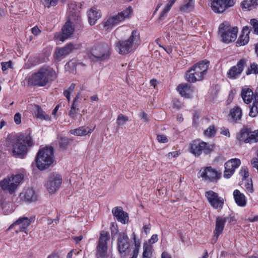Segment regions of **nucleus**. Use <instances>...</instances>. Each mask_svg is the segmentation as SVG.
Listing matches in <instances>:
<instances>
[{
	"instance_id": "9b49d317",
	"label": "nucleus",
	"mask_w": 258,
	"mask_h": 258,
	"mask_svg": "<svg viewBox=\"0 0 258 258\" xmlns=\"http://www.w3.org/2000/svg\"><path fill=\"white\" fill-rule=\"evenodd\" d=\"M198 177L211 182L217 181L221 177V173L211 166L202 168L198 173Z\"/></svg>"
},
{
	"instance_id": "a19ab883",
	"label": "nucleus",
	"mask_w": 258,
	"mask_h": 258,
	"mask_svg": "<svg viewBox=\"0 0 258 258\" xmlns=\"http://www.w3.org/2000/svg\"><path fill=\"white\" fill-rule=\"evenodd\" d=\"M250 24L251 27L249 29L251 31H253V33L258 35V21L255 19L250 20Z\"/></svg>"
},
{
	"instance_id": "ddd939ff",
	"label": "nucleus",
	"mask_w": 258,
	"mask_h": 258,
	"mask_svg": "<svg viewBox=\"0 0 258 258\" xmlns=\"http://www.w3.org/2000/svg\"><path fill=\"white\" fill-rule=\"evenodd\" d=\"M205 197L210 205L215 209H222L224 204V199L219 197L217 192L210 190L205 192Z\"/></svg>"
},
{
	"instance_id": "72a5a7b5",
	"label": "nucleus",
	"mask_w": 258,
	"mask_h": 258,
	"mask_svg": "<svg viewBox=\"0 0 258 258\" xmlns=\"http://www.w3.org/2000/svg\"><path fill=\"white\" fill-rule=\"evenodd\" d=\"M242 115V111L241 109L238 107H235L231 109L230 111L229 115L231 119L234 122H236L241 119Z\"/></svg>"
},
{
	"instance_id": "8fccbe9b",
	"label": "nucleus",
	"mask_w": 258,
	"mask_h": 258,
	"mask_svg": "<svg viewBox=\"0 0 258 258\" xmlns=\"http://www.w3.org/2000/svg\"><path fill=\"white\" fill-rule=\"evenodd\" d=\"M244 186L247 192L252 194L254 190L251 179H250V181H247L245 183Z\"/></svg>"
},
{
	"instance_id": "1a4fd4ad",
	"label": "nucleus",
	"mask_w": 258,
	"mask_h": 258,
	"mask_svg": "<svg viewBox=\"0 0 258 258\" xmlns=\"http://www.w3.org/2000/svg\"><path fill=\"white\" fill-rule=\"evenodd\" d=\"M110 46L106 43L95 44L91 48V54L98 60L102 61L107 59L110 55Z\"/></svg>"
},
{
	"instance_id": "a878e982",
	"label": "nucleus",
	"mask_w": 258,
	"mask_h": 258,
	"mask_svg": "<svg viewBox=\"0 0 258 258\" xmlns=\"http://www.w3.org/2000/svg\"><path fill=\"white\" fill-rule=\"evenodd\" d=\"M226 219L223 216H218L216 219L215 228L214 231V237L216 239L223 232Z\"/></svg>"
},
{
	"instance_id": "b1692460",
	"label": "nucleus",
	"mask_w": 258,
	"mask_h": 258,
	"mask_svg": "<svg viewBox=\"0 0 258 258\" xmlns=\"http://www.w3.org/2000/svg\"><path fill=\"white\" fill-rule=\"evenodd\" d=\"M211 9L216 13H222L229 7L227 6L226 0H211Z\"/></svg>"
},
{
	"instance_id": "f8f14e48",
	"label": "nucleus",
	"mask_w": 258,
	"mask_h": 258,
	"mask_svg": "<svg viewBox=\"0 0 258 258\" xmlns=\"http://www.w3.org/2000/svg\"><path fill=\"white\" fill-rule=\"evenodd\" d=\"M109 239L108 232L102 231L100 233L98 243L97 246V258H103L105 256L107 250V241Z\"/></svg>"
},
{
	"instance_id": "de8ad7c7",
	"label": "nucleus",
	"mask_w": 258,
	"mask_h": 258,
	"mask_svg": "<svg viewBox=\"0 0 258 258\" xmlns=\"http://www.w3.org/2000/svg\"><path fill=\"white\" fill-rule=\"evenodd\" d=\"M80 94L78 93L76 97L74 98L73 103L71 105V108L79 110V104L77 102L79 98Z\"/></svg>"
},
{
	"instance_id": "69168bd1",
	"label": "nucleus",
	"mask_w": 258,
	"mask_h": 258,
	"mask_svg": "<svg viewBox=\"0 0 258 258\" xmlns=\"http://www.w3.org/2000/svg\"><path fill=\"white\" fill-rule=\"evenodd\" d=\"M253 96L254 98L253 102H255V103H258V87L256 88Z\"/></svg>"
},
{
	"instance_id": "2eb2a0df",
	"label": "nucleus",
	"mask_w": 258,
	"mask_h": 258,
	"mask_svg": "<svg viewBox=\"0 0 258 258\" xmlns=\"http://www.w3.org/2000/svg\"><path fill=\"white\" fill-rule=\"evenodd\" d=\"M81 4L72 2L68 5V19L70 21L80 22V10Z\"/></svg>"
},
{
	"instance_id": "58836bf2",
	"label": "nucleus",
	"mask_w": 258,
	"mask_h": 258,
	"mask_svg": "<svg viewBox=\"0 0 258 258\" xmlns=\"http://www.w3.org/2000/svg\"><path fill=\"white\" fill-rule=\"evenodd\" d=\"M152 247L148 244L143 246V258H151L152 254Z\"/></svg>"
},
{
	"instance_id": "4d7b16f0",
	"label": "nucleus",
	"mask_w": 258,
	"mask_h": 258,
	"mask_svg": "<svg viewBox=\"0 0 258 258\" xmlns=\"http://www.w3.org/2000/svg\"><path fill=\"white\" fill-rule=\"evenodd\" d=\"M111 231V235L112 236V238L115 236V235L117 233L118 230L117 228V226H115L113 223H111L110 227Z\"/></svg>"
},
{
	"instance_id": "c03bdc74",
	"label": "nucleus",
	"mask_w": 258,
	"mask_h": 258,
	"mask_svg": "<svg viewBox=\"0 0 258 258\" xmlns=\"http://www.w3.org/2000/svg\"><path fill=\"white\" fill-rule=\"evenodd\" d=\"M216 133L215 127L214 125H211L205 131L204 135L208 137H212L215 135Z\"/></svg>"
},
{
	"instance_id": "cd10ccee",
	"label": "nucleus",
	"mask_w": 258,
	"mask_h": 258,
	"mask_svg": "<svg viewBox=\"0 0 258 258\" xmlns=\"http://www.w3.org/2000/svg\"><path fill=\"white\" fill-rule=\"evenodd\" d=\"M177 90L180 95L186 98L191 97L193 92L192 88L188 84H181L177 88Z\"/></svg>"
},
{
	"instance_id": "e2e57ef3",
	"label": "nucleus",
	"mask_w": 258,
	"mask_h": 258,
	"mask_svg": "<svg viewBox=\"0 0 258 258\" xmlns=\"http://www.w3.org/2000/svg\"><path fill=\"white\" fill-rule=\"evenodd\" d=\"M179 155V153L177 151H174L172 152H170L167 154V157L169 158H171L172 157H177Z\"/></svg>"
},
{
	"instance_id": "6ab92c4d",
	"label": "nucleus",
	"mask_w": 258,
	"mask_h": 258,
	"mask_svg": "<svg viewBox=\"0 0 258 258\" xmlns=\"http://www.w3.org/2000/svg\"><path fill=\"white\" fill-rule=\"evenodd\" d=\"M129 238L125 233H120L117 239V248L120 253H125L129 248Z\"/></svg>"
},
{
	"instance_id": "7c9ffc66",
	"label": "nucleus",
	"mask_w": 258,
	"mask_h": 258,
	"mask_svg": "<svg viewBox=\"0 0 258 258\" xmlns=\"http://www.w3.org/2000/svg\"><path fill=\"white\" fill-rule=\"evenodd\" d=\"M88 16L89 24L91 25H93L96 23L97 20L101 17V14L96 8H93L90 10Z\"/></svg>"
},
{
	"instance_id": "5701e85b",
	"label": "nucleus",
	"mask_w": 258,
	"mask_h": 258,
	"mask_svg": "<svg viewBox=\"0 0 258 258\" xmlns=\"http://www.w3.org/2000/svg\"><path fill=\"white\" fill-rule=\"evenodd\" d=\"M112 213L116 220L122 224H125L128 222V214L122 210V208L121 207H116L113 208L112 210Z\"/></svg>"
},
{
	"instance_id": "bf43d9fd",
	"label": "nucleus",
	"mask_w": 258,
	"mask_h": 258,
	"mask_svg": "<svg viewBox=\"0 0 258 258\" xmlns=\"http://www.w3.org/2000/svg\"><path fill=\"white\" fill-rule=\"evenodd\" d=\"M221 134L228 137L230 136L229 130L224 127L221 128Z\"/></svg>"
},
{
	"instance_id": "f03ea898",
	"label": "nucleus",
	"mask_w": 258,
	"mask_h": 258,
	"mask_svg": "<svg viewBox=\"0 0 258 258\" xmlns=\"http://www.w3.org/2000/svg\"><path fill=\"white\" fill-rule=\"evenodd\" d=\"M56 77V74L52 68L44 66L29 77L28 84L32 86L43 87L49 81L55 80Z\"/></svg>"
},
{
	"instance_id": "79ce46f5",
	"label": "nucleus",
	"mask_w": 258,
	"mask_h": 258,
	"mask_svg": "<svg viewBox=\"0 0 258 258\" xmlns=\"http://www.w3.org/2000/svg\"><path fill=\"white\" fill-rule=\"evenodd\" d=\"M258 114V103L253 102L252 105L250 108L249 115L254 117Z\"/></svg>"
},
{
	"instance_id": "a211bd4d",
	"label": "nucleus",
	"mask_w": 258,
	"mask_h": 258,
	"mask_svg": "<svg viewBox=\"0 0 258 258\" xmlns=\"http://www.w3.org/2000/svg\"><path fill=\"white\" fill-rule=\"evenodd\" d=\"M246 63V59H241L237 62L236 66L232 67L228 70L227 73V77L230 79H236L242 73Z\"/></svg>"
},
{
	"instance_id": "2f4dec72",
	"label": "nucleus",
	"mask_w": 258,
	"mask_h": 258,
	"mask_svg": "<svg viewBox=\"0 0 258 258\" xmlns=\"http://www.w3.org/2000/svg\"><path fill=\"white\" fill-rule=\"evenodd\" d=\"M243 10L250 11L258 7V0H244L240 4Z\"/></svg>"
},
{
	"instance_id": "473e14b6",
	"label": "nucleus",
	"mask_w": 258,
	"mask_h": 258,
	"mask_svg": "<svg viewBox=\"0 0 258 258\" xmlns=\"http://www.w3.org/2000/svg\"><path fill=\"white\" fill-rule=\"evenodd\" d=\"M241 95L244 102L246 104L250 103L253 99V92L250 88H243Z\"/></svg>"
},
{
	"instance_id": "20e7f679",
	"label": "nucleus",
	"mask_w": 258,
	"mask_h": 258,
	"mask_svg": "<svg viewBox=\"0 0 258 258\" xmlns=\"http://www.w3.org/2000/svg\"><path fill=\"white\" fill-rule=\"evenodd\" d=\"M209 61L205 60L200 61L187 71L186 80L190 83H195L202 80L207 73L209 68Z\"/></svg>"
},
{
	"instance_id": "393cba45",
	"label": "nucleus",
	"mask_w": 258,
	"mask_h": 258,
	"mask_svg": "<svg viewBox=\"0 0 258 258\" xmlns=\"http://www.w3.org/2000/svg\"><path fill=\"white\" fill-rule=\"evenodd\" d=\"M76 22H77L70 21L69 19H68V21L66 23L62 28V34L59 37L60 41H64V40L70 37L73 34L74 29L72 25V23Z\"/></svg>"
},
{
	"instance_id": "dca6fc26",
	"label": "nucleus",
	"mask_w": 258,
	"mask_h": 258,
	"mask_svg": "<svg viewBox=\"0 0 258 258\" xmlns=\"http://www.w3.org/2000/svg\"><path fill=\"white\" fill-rule=\"evenodd\" d=\"M33 218L26 217H20L15 222L12 224L10 229H14L16 233L25 232L27 233V228L32 222Z\"/></svg>"
},
{
	"instance_id": "c756f323",
	"label": "nucleus",
	"mask_w": 258,
	"mask_h": 258,
	"mask_svg": "<svg viewBox=\"0 0 258 258\" xmlns=\"http://www.w3.org/2000/svg\"><path fill=\"white\" fill-rule=\"evenodd\" d=\"M233 197L236 204L240 207H244L246 205V200L244 195L238 189L233 191Z\"/></svg>"
},
{
	"instance_id": "4be33fe9",
	"label": "nucleus",
	"mask_w": 258,
	"mask_h": 258,
	"mask_svg": "<svg viewBox=\"0 0 258 258\" xmlns=\"http://www.w3.org/2000/svg\"><path fill=\"white\" fill-rule=\"evenodd\" d=\"M251 131L247 127H244L236 134V139L239 143H251Z\"/></svg>"
},
{
	"instance_id": "774afa93",
	"label": "nucleus",
	"mask_w": 258,
	"mask_h": 258,
	"mask_svg": "<svg viewBox=\"0 0 258 258\" xmlns=\"http://www.w3.org/2000/svg\"><path fill=\"white\" fill-rule=\"evenodd\" d=\"M83 236L82 235H80L79 236H74V237H72V239L75 240L77 243H78L79 242H80L81 240H82L83 239Z\"/></svg>"
},
{
	"instance_id": "603ef678",
	"label": "nucleus",
	"mask_w": 258,
	"mask_h": 258,
	"mask_svg": "<svg viewBox=\"0 0 258 258\" xmlns=\"http://www.w3.org/2000/svg\"><path fill=\"white\" fill-rule=\"evenodd\" d=\"M250 135L251 138V143L258 142V130L253 132H251Z\"/></svg>"
},
{
	"instance_id": "680f3d73",
	"label": "nucleus",
	"mask_w": 258,
	"mask_h": 258,
	"mask_svg": "<svg viewBox=\"0 0 258 258\" xmlns=\"http://www.w3.org/2000/svg\"><path fill=\"white\" fill-rule=\"evenodd\" d=\"M144 232L146 235H147L150 231L151 226L150 224L144 225L143 227Z\"/></svg>"
},
{
	"instance_id": "39448f33",
	"label": "nucleus",
	"mask_w": 258,
	"mask_h": 258,
	"mask_svg": "<svg viewBox=\"0 0 258 258\" xmlns=\"http://www.w3.org/2000/svg\"><path fill=\"white\" fill-rule=\"evenodd\" d=\"M37 168L41 170L49 167L53 163V149L45 147L39 149L35 160Z\"/></svg>"
},
{
	"instance_id": "0eeeda50",
	"label": "nucleus",
	"mask_w": 258,
	"mask_h": 258,
	"mask_svg": "<svg viewBox=\"0 0 258 258\" xmlns=\"http://www.w3.org/2000/svg\"><path fill=\"white\" fill-rule=\"evenodd\" d=\"M238 30L237 27H231L227 22L221 24L219 27V34L223 42L226 43L235 41Z\"/></svg>"
},
{
	"instance_id": "ea45409f",
	"label": "nucleus",
	"mask_w": 258,
	"mask_h": 258,
	"mask_svg": "<svg viewBox=\"0 0 258 258\" xmlns=\"http://www.w3.org/2000/svg\"><path fill=\"white\" fill-rule=\"evenodd\" d=\"M35 115L37 118L41 120H48L50 119V117L48 115L46 114L44 111H43L39 106H37V111L35 112Z\"/></svg>"
},
{
	"instance_id": "5fc2aeb1",
	"label": "nucleus",
	"mask_w": 258,
	"mask_h": 258,
	"mask_svg": "<svg viewBox=\"0 0 258 258\" xmlns=\"http://www.w3.org/2000/svg\"><path fill=\"white\" fill-rule=\"evenodd\" d=\"M78 110L71 108L69 112V116L73 119H75L78 114Z\"/></svg>"
},
{
	"instance_id": "49530a36",
	"label": "nucleus",
	"mask_w": 258,
	"mask_h": 258,
	"mask_svg": "<svg viewBox=\"0 0 258 258\" xmlns=\"http://www.w3.org/2000/svg\"><path fill=\"white\" fill-rule=\"evenodd\" d=\"M72 142V140L67 138H61L59 142L60 147L61 148H67L69 144Z\"/></svg>"
},
{
	"instance_id": "bb28decb",
	"label": "nucleus",
	"mask_w": 258,
	"mask_h": 258,
	"mask_svg": "<svg viewBox=\"0 0 258 258\" xmlns=\"http://www.w3.org/2000/svg\"><path fill=\"white\" fill-rule=\"evenodd\" d=\"M250 32V29L248 26H245L243 28L241 34L236 41V46H241L245 45L249 42V34Z\"/></svg>"
},
{
	"instance_id": "4c0bfd02",
	"label": "nucleus",
	"mask_w": 258,
	"mask_h": 258,
	"mask_svg": "<svg viewBox=\"0 0 258 258\" xmlns=\"http://www.w3.org/2000/svg\"><path fill=\"white\" fill-rule=\"evenodd\" d=\"M245 74L247 76L252 74H258V64L255 62L251 63L245 71Z\"/></svg>"
},
{
	"instance_id": "a18cd8bd",
	"label": "nucleus",
	"mask_w": 258,
	"mask_h": 258,
	"mask_svg": "<svg viewBox=\"0 0 258 258\" xmlns=\"http://www.w3.org/2000/svg\"><path fill=\"white\" fill-rule=\"evenodd\" d=\"M76 85L75 84H72L70 87L64 90L63 92L64 96L67 98V100L69 102L71 100L70 95L74 91Z\"/></svg>"
},
{
	"instance_id": "f704fd0d",
	"label": "nucleus",
	"mask_w": 258,
	"mask_h": 258,
	"mask_svg": "<svg viewBox=\"0 0 258 258\" xmlns=\"http://www.w3.org/2000/svg\"><path fill=\"white\" fill-rule=\"evenodd\" d=\"M176 1V0H168L167 4L160 15L158 19L159 21H162L165 19L167 16L168 13Z\"/></svg>"
},
{
	"instance_id": "13d9d810",
	"label": "nucleus",
	"mask_w": 258,
	"mask_h": 258,
	"mask_svg": "<svg viewBox=\"0 0 258 258\" xmlns=\"http://www.w3.org/2000/svg\"><path fill=\"white\" fill-rule=\"evenodd\" d=\"M14 121L17 124H19L21 122V115L19 113H17L14 115Z\"/></svg>"
},
{
	"instance_id": "9d476101",
	"label": "nucleus",
	"mask_w": 258,
	"mask_h": 258,
	"mask_svg": "<svg viewBox=\"0 0 258 258\" xmlns=\"http://www.w3.org/2000/svg\"><path fill=\"white\" fill-rule=\"evenodd\" d=\"M213 150V146L210 145L200 140H196L192 142L190 145V151L196 156H199L202 153L209 154Z\"/></svg>"
},
{
	"instance_id": "423d86ee",
	"label": "nucleus",
	"mask_w": 258,
	"mask_h": 258,
	"mask_svg": "<svg viewBox=\"0 0 258 258\" xmlns=\"http://www.w3.org/2000/svg\"><path fill=\"white\" fill-rule=\"evenodd\" d=\"M23 179L24 175L23 174L12 175L11 176L8 177L2 180L0 182V186L3 190L12 194L15 192Z\"/></svg>"
},
{
	"instance_id": "6e6552de",
	"label": "nucleus",
	"mask_w": 258,
	"mask_h": 258,
	"mask_svg": "<svg viewBox=\"0 0 258 258\" xmlns=\"http://www.w3.org/2000/svg\"><path fill=\"white\" fill-rule=\"evenodd\" d=\"M132 13V9L130 7L118 14L106 18L103 22L104 28L106 30L111 29L113 26L128 19Z\"/></svg>"
},
{
	"instance_id": "3c124183",
	"label": "nucleus",
	"mask_w": 258,
	"mask_h": 258,
	"mask_svg": "<svg viewBox=\"0 0 258 258\" xmlns=\"http://www.w3.org/2000/svg\"><path fill=\"white\" fill-rule=\"evenodd\" d=\"M2 69L3 71H5L9 68H12V63L11 61L8 62H2L1 63Z\"/></svg>"
},
{
	"instance_id": "aec40b11",
	"label": "nucleus",
	"mask_w": 258,
	"mask_h": 258,
	"mask_svg": "<svg viewBox=\"0 0 258 258\" xmlns=\"http://www.w3.org/2000/svg\"><path fill=\"white\" fill-rule=\"evenodd\" d=\"M80 47V45L79 44L69 43L63 47L56 49L55 51V57L57 58L64 57L70 53L74 49H78Z\"/></svg>"
},
{
	"instance_id": "4468645a",
	"label": "nucleus",
	"mask_w": 258,
	"mask_h": 258,
	"mask_svg": "<svg viewBox=\"0 0 258 258\" xmlns=\"http://www.w3.org/2000/svg\"><path fill=\"white\" fill-rule=\"evenodd\" d=\"M62 182V178L60 174L57 173L51 174L48 178L46 183V188L50 194H53L57 190Z\"/></svg>"
},
{
	"instance_id": "864d4df0",
	"label": "nucleus",
	"mask_w": 258,
	"mask_h": 258,
	"mask_svg": "<svg viewBox=\"0 0 258 258\" xmlns=\"http://www.w3.org/2000/svg\"><path fill=\"white\" fill-rule=\"evenodd\" d=\"M157 139L159 142L162 143H165L168 141L167 137L164 135H159L157 137Z\"/></svg>"
},
{
	"instance_id": "f257e3e1",
	"label": "nucleus",
	"mask_w": 258,
	"mask_h": 258,
	"mask_svg": "<svg viewBox=\"0 0 258 258\" xmlns=\"http://www.w3.org/2000/svg\"><path fill=\"white\" fill-rule=\"evenodd\" d=\"M6 144L12 149L13 156L24 158L29 149L34 146V142L29 132L20 135H9L6 139Z\"/></svg>"
},
{
	"instance_id": "37998d69",
	"label": "nucleus",
	"mask_w": 258,
	"mask_h": 258,
	"mask_svg": "<svg viewBox=\"0 0 258 258\" xmlns=\"http://www.w3.org/2000/svg\"><path fill=\"white\" fill-rule=\"evenodd\" d=\"M57 1L58 0H40V3L45 7L49 8L55 6L57 4Z\"/></svg>"
},
{
	"instance_id": "052dcab7",
	"label": "nucleus",
	"mask_w": 258,
	"mask_h": 258,
	"mask_svg": "<svg viewBox=\"0 0 258 258\" xmlns=\"http://www.w3.org/2000/svg\"><path fill=\"white\" fill-rule=\"evenodd\" d=\"M158 240V235L157 234H153L151 238L149 240V242L150 244H153L157 242Z\"/></svg>"
},
{
	"instance_id": "e433bc0d",
	"label": "nucleus",
	"mask_w": 258,
	"mask_h": 258,
	"mask_svg": "<svg viewBox=\"0 0 258 258\" xmlns=\"http://www.w3.org/2000/svg\"><path fill=\"white\" fill-rule=\"evenodd\" d=\"M128 121V117L125 115H124L123 114L120 113L119 114L117 118L116 119V123H117V127H116V130H118V128L124 125L127 121Z\"/></svg>"
},
{
	"instance_id": "338daca9",
	"label": "nucleus",
	"mask_w": 258,
	"mask_h": 258,
	"mask_svg": "<svg viewBox=\"0 0 258 258\" xmlns=\"http://www.w3.org/2000/svg\"><path fill=\"white\" fill-rule=\"evenodd\" d=\"M227 6L229 8L233 7L235 4V0H226Z\"/></svg>"
},
{
	"instance_id": "6e6d98bb",
	"label": "nucleus",
	"mask_w": 258,
	"mask_h": 258,
	"mask_svg": "<svg viewBox=\"0 0 258 258\" xmlns=\"http://www.w3.org/2000/svg\"><path fill=\"white\" fill-rule=\"evenodd\" d=\"M251 164L252 167L255 168L258 172V157L253 158L251 160Z\"/></svg>"
},
{
	"instance_id": "c9c22d12",
	"label": "nucleus",
	"mask_w": 258,
	"mask_h": 258,
	"mask_svg": "<svg viewBox=\"0 0 258 258\" xmlns=\"http://www.w3.org/2000/svg\"><path fill=\"white\" fill-rule=\"evenodd\" d=\"M195 0H185L184 4L180 7V10L184 13H188L194 8Z\"/></svg>"
},
{
	"instance_id": "7ed1b4c3",
	"label": "nucleus",
	"mask_w": 258,
	"mask_h": 258,
	"mask_svg": "<svg viewBox=\"0 0 258 258\" xmlns=\"http://www.w3.org/2000/svg\"><path fill=\"white\" fill-rule=\"evenodd\" d=\"M141 42L140 33L133 30L129 38L125 40L118 41L115 44V49L121 55L126 54L136 49Z\"/></svg>"
},
{
	"instance_id": "09e8293b",
	"label": "nucleus",
	"mask_w": 258,
	"mask_h": 258,
	"mask_svg": "<svg viewBox=\"0 0 258 258\" xmlns=\"http://www.w3.org/2000/svg\"><path fill=\"white\" fill-rule=\"evenodd\" d=\"M239 174L242 176V180L245 179L249 176V172L247 168L242 167Z\"/></svg>"
},
{
	"instance_id": "0e129e2a",
	"label": "nucleus",
	"mask_w": 258,
	"mask_h": 258,
	"mask_svg": "<svg viewBox=\"0 0 258 258\" xmlns=\"http://www.w3.org/2000/svg\"><path fill=\"white\" fill-rule=\"evenodd\" d=\"M31 31H32V33L35 35H38L41 32L40 29L37 26H35L33 28H32Z\"/></svg>"
},
{
	"instance_id": "412c9836",
	"label": "nucleus",
	"mask_w": 258,
	"mask_h": 258,
	"mask_svg": "<svg viewBox=\"0 0 258 258\" xmlns=\"http://www.w3.org/2000/svg\"><path fill=\"white\" fill-rule=\"evenodd\" d=\"M20 198L22 201L31 203L37 200L38 195L33 188H28L20 194Z\"/></svg>"
},
{
	"instance_id": "f3484780",
	"label": "nucleus",
	"mask_w": 258,
	"mask_h": 258,
	"mask_svg": "<svg viewBox=\"0 0 258 258\" xmlns=\"http://www.w3.org/2000/svg\"><path fill=\"white\" fill-rule=\"evenodd\" d=\"M241 164L240 159L237 158L229 160L225 163V170L223 176L225 178H229L234 173L236 168Z\"/></svg>"
},
{
	"instance_id": "c85d7f7f",
	"label": "nucleus",
	"mask_w": 258,
	"mask_h": 258,
	"mask_svg": "<svg viewBox=\"0 0 258 258\" xmlns=\"http://www.w3.org/2000/svg\"><path fill=\"white\" fill-rule=\"evenodd\" d=\"M94 128H90L88 126H82L78 128L71 130L70 133L74 136H84L91 134L93 131Z\"/></svg>"
}]
</instances>
